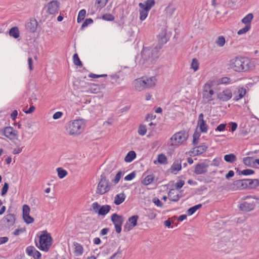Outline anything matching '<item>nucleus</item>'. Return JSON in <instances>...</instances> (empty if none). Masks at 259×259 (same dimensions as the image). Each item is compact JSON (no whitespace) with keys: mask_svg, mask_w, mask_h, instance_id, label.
I'll return each mask as SVG.
<instances>
[{"mask_svg":"<svg viewBox=\"0 0 259 259\" xmlns=\"http://www.w3.org/2000/svg\"><path fill=\"white\" fill-rule=\"evenodd\" d=\"M230 67L235 71L246 72L253 68L252 64L246 58L236 57L230 61Z\"/></svg>","mask_w":259,"mask_h":259,"instance_id":"1","label":"nucleus"},{"mask_svg":"<svg viewBox=\"0 0 259 259\" xmlns=\"http://www.w3.org/2000/svg\"><path fill=\"white\" fill-rule=\"evenodd\" d=\"M160 50L158 46L153 48H144L141 52L142 58L144 60L143 63L146 61L149 64L153 63L159 57Z\"/></svg>","mask_w":259,"mask_h":259,"instance_id":"2","label":"nucleus"},{"mask_svg":"<svg viewBox=\"0 0 259 259\" xmlns=\"http://www.w3.org/2000/svg\"><path fill=\"white\" fill-rule=\"evenodd\" d=\"M53 243V238L47 231L41 232L39 237V245L36 243V246L41 250L47 252L49 250Z\"/></svg>","mask_w":259,"mask_h":259,"instance_id":"3","label":"nucleus"},{"mask_svg":"<svg viewBox=\"0 0 259 259\" xmlns=\"http://www.w3.org/2000/svg\"><path fill=\"white\" fill-rule=\"evenodd\" d=\"M66 131L70 135L80 134L83 131V125L81 120H75L69 122L66 126Z\"/></svg>","mask_w":259,"mask_h":259,"instance_id":"4","label":"nucleus"},{"mask_svg":"<svg viewBox=\"0 0 259 259\" xmlns=\"http://www.w3.org/2000/svg\"><path fill=\"white\" fill-rule=\"evenodd\" d=\"M101 178L98 183L96 193L103 195L110 191L111 184L109 180L107 179L105 173L101 175Z\"/></svg>","mask_w":259,"mask_h":259,"instance_id":"5","label":"nucleus"},{"mask_svg":"<svg viewBox=\"0 0 259 259\" xmlns=\"http://www.w3.org/2000/svg\"><path fill=\"white\" fill-rule=\"evenodd\" d=\"M188 137V133L185 131H182L174 134L170 139L172 142V146H177L181 144L186 141Z\"/></svg>","mask_w":259,"mask_h":259,"instance_id":"6","label":"nucleus"},{"mask_svg":"<svg viewBox=\"0 0 259 259\" xmlns=\"http://www.w3.org/2000/svg\"><path fill=\"white\" fill-rule=\"evenodd\" d=\"M16 216L14 213L7 214L1 220L2 225L6 229L10 230L15 223Z\"/></svg>","mask_w":259,"mask_h":259,"instance_id":"7","label":"nucleus"},{"mask_svg":"<svg viewBox=\"0 0 259 259\" xmlns=\"http://www.w3.org/2000/svg\"><path fill=\"white\" fill-rule=\"evenodd\" d=\"M92 208L96 213L100 215H105L107 214L111 209V206L109 205H100L97 202L92 204Z\"/></svg>","mask_w":259,"mask_h":259,"instance_id":"8","label":"nucleus"},{"mask_svg":"<svg viewBox=\"0 0 259 259\" xmlns=\"http://www.w3.org/2000/svg\"><path fill=\"white\" fill-rule=\"evenodd\" d=\"M111 220L114 225L116 233H120L121 231V226L124 221L123 217L117 213H114L111 215Z\"/></svg>","mask_w":259,"mask_h":259,"instance_id":"9","label":"nucleus"},{"mask_svg":"<svg viewBox=\"0 0 259 259\" xmlns=\"http://www.w3.org/2000/svg\"><path fill=\"white\" fill-rule=\"evenodd\" d=\"M229 188L232 190H243L247 189L246 179L234 181L233 182L229 185Z\"/></svg>","mask_w":259,"mask_h":259,"instance_id":"10","label":"nucleus"},{"mask_svg":"<svg viewBox=\"0 0 259 259\" xmlns=\"http://www.w3.org/2000/svg\"><path fill=\"white\" fill-rule=\"evenodd\" d=\"M139 219L138 215H134L128 218V221L123 227V231L128 232L137 225V221Z\"/></svg>","mask_w":259,"mask_h":259,"instance_id":"11","label":"nucleus"},{"mask_svg":"<svg viewBox=\"0 0 259 259\" xmlns=\"http://www.w3.org/2000/svg\"><path fill=\"white\" fill-rule=\"evenodd\" d=\"M170 36L166 32L165 29H162L160 33L158 35V45L157 46L159 47V49H161L162 46L166 44Z\"/></svg>","mask_w":259,"mask_h":259,"instance_id":"12","label":"nucleus"},{"mask_svg":"<svg viewBox=\"0 0 259 259\" xmlns=\"http://www.w3.org/2000/svg\"><path fill=\"white\" fill-rule=\"evenodd\" d=\"M60 3L55 0L52 1L47 5V12L50 15H54L58 13L60 7Z\"/></svg>","mask_w":259,"mask_h":259,"instance_id":"13","label":"nucleus"},{"mask_svg":"<svg viewBox=\"0 0 259 259\" xmlns=\"http://www.w3.org/2000/svg\"><path fill=\"white\" fill-rule=\"evenodd\" d=\"M3 135L9 138L10 140H12L16 138L17 136L18 132L14 130L13 127L11 126H7L4 128L2 131Z\"/></svg>","mask_w":259,"mask_h":259,"instance_id":"14","label":"nucleus"},{"mask_svg":"<svg viewBox=\"0 0 259 259\" xmlns=\"http://www.w3.org/2000/svg\"><path fill=\"white\" fill-rule=\"evenodd\" d=\"M209 84H205L203 92V99L206 100L207 102L212 101L214 99L212 96L214 94L213 90L211 89Z\"/></svg>","mask_w":259,"mask_h":259,"instance_id":"15","label":"nucleus"},{"mask_svg":"<svg viewBox=\"0 0 259 259\" xmlns=\"http://www.w3.org/2000/svg\"><path fill=\"white\" fill-rule=\"evenodd\" d=\"M232 97V91L227 89L217 94V98L222 101H227Z\"/></svg>","mask_w":259,"mask_h":259,"instance_id":"16","label":"nucleus"},{"mask_svg":"<svg viewBox=\"0 0 259 259\" xmlns=\"http://www.w3.org/2000/svg\"><path fill=\"white\" fill-rule=\"evenodd\" d=\"M26 253L34 259H41V254L33 246H29L26 249Z\"/></svg>","mask_w":259,"mask_h":259,"instance_id":"17","label":"nucleus"},{"mask_svg":"<svg viewBox=\"0 0 259 259\" xmlns=\"http://www.w3.org/2000/svg\"><path fill=\"white\" fill-rule=\"evenodd\" d=\"M255 205L254 201H245L239 205V209L242 211L248 212L252 210L255 207Z\"/></svg>","mask_w":259,"mask_h":259,"instance_id":"18","label":"nucleus"},{"mask_svg":"<svg viewBox=\"0 0 259 259\" xmlns=\"http://www.w3.org/2000/svg\"><path fill=\"white\" fill-rule=\"evenodd\" d=\"M208 166V164L202 162L197 163L194 169V173L196 175L204 174L207 172V167Z\"/></svg>","mask_w":259,"mask_h":259,"instance_id":"19","label":"nucleus"},{"mask_svg":"<svg viewBox=\"0 0 259 259\" xmlns=\"http://www.w3.org/2000/svg\"><path fill=\"white\" fill-rule=\"evenodd\" d=\"M38 26V22L35 19L31 18L25 24L26 30L29 32L33 33L35 31Z\"/></svg>","mask_w":259,"mask_h":259,"instance_id":"20","label":"nucleus"},{"mask_svg":"<svg viewBox=\"0 0 259 259\" xmlns=\"http://www.w3.org/2000/svg\"><path fill=\"white\" fill-rule=\"evenodd\" d=\"M203 118V114L200 113L198 116L197 125L199 126V129L201 133H206L207 131L208 126L206 121L204 120Z\"/></svg>","mask_w":259,"mask_h":259,"instance_id":"21","label":"nucleus"},{"mask_svg":"<svg viewBox=\"0 0 259 259\" xmlns=\"http://www.w3.org/2000/svg\"><path fill=\"white\" fill-rule=\"evenodd\" d=\"M182 169V160L181 159H176L172 165L171 166L169 170L171 173L177 174V172Z\"/></svg>","mask_w":259,"mask_h":259,"instance_id":"22","label":"nucleus"},{"mask_svg":"<svg viewBox=\"0 0 259 259\" xmlns=\"http://www.w3.org/2000/svg\"><path fill=\"white\" fill-rule=\"evenodd\" d=\"M155 4L154 0H147L144 3H140L139 6L141 9L149 11Z\"/></svg>","mask_w":259,"mask_h":259,"instance_id":"23","label":"nucleus"},{"mask_svg":"<svg viewBox=\"0 0 259 259\" xmlns=\"http://www.w3.org/2000/svg\"><path fill=\"white\" fill-rule=\"evenodd\" d=\"M208 148V147L205 145H202L198 146H196L193 149V151L190 152L194 153V156L199 155L205 152Z\"/></svg>","mask_w":259,"mask_h":259,"instance_id":"24","label":"nucleus"},{"mask_svg":"<svg viewBox=\"0 0 259 259\" xmlns=\"http://www.w3.org/2000/svg\"><path fill=\"white\" fill-rule=\"evenodd\" d=\"M247 183V189H253L259 186V179H246Z\"/></svg>","mask_w":259,"mask_h":259,"instance_id":"25","label":"nucleus"},{"mask_svg":"<svg viewBox=\"0 0 259 259\" xmlns=\"http://www.w3.org/2000/svg\"><path fill=\"white\" fill-rule=\"evenodd\" d=\"M135 87L136 90L139 91L147 88L146 83L144 80V77L136 80L135 82Z\"/></svg>","mask_w":259,"mask_h":259,"instance_id":"26","label":"nucleus"},{"mask_svg":"<svg viewBox=\"0 0 259 259\" xmlns=\"http://www.w3.org/2000/svg\"><path fill=\"white\" fill-rule=\"evenodd\" d=\"M255 159L253 157H246L243 159V163L248 167H255L256 162Z\"/></svg>","mask_w":259,"mask_h":259,"instance_id":"27","label":"nucleus"},{"mask_svg":"<svg viewBox=\"0 0 259 259\" xmlns=\"http://www.w3.org/2000/svg\"><path fill=\"white\" fill-rule=\"evenodd\" d=\"M125 195L124 193H121L115 195L114 197V203L116 205H119L121 204L125 199Z\"/></svg>","mask_w":259,"mask_h":259,"instance_id":"28","label":"nucleus"},{"mask_svg":"<svg viewBox=\"0 0 259 259\" xmlns=\"http://www.w3.org/2000/svg\"><path fill=\"white\" fill-rule=\"evenodd\" d=\"M168 197L172 201L177 202L179 200L181 196L179 194H175V190L171 189L168 193Z\"/></svg>","mask_w":259,"mask_h":259,"instance_id":"29","label":"nucleus"},{"mask_svg":"<svg viewBox=\"0 0 259 259\" xmlns=\"http://www.w3.org/2000/svg\"><path fill=\"white\" fill-rule=\"evenodd\" d=\"M136 157V153L134 151H131L127 153L124 158V161L126 162H131Z\"/></svg>","mask_w":259,"mask_h":259,"instance_id":"30","label":"nucleus"},{"mask_svg":"<svg viewBox=\"0 0 259 259\" xmlns=\"http://www.w3.org/2000/svg\"><path fill=\"white\" fill-rule=\"evenodd\" d=\"M237 159L236 156L234 154L231 153L229 154H226L224 156V160L225 161L229 163H233L235 162Z\"/></svg>","mask_w":259,"mask_h":259,"instance_id":"31","label":"nucleus"},{"mask_svg":"<svg viewBox=\"0 0 259 259\" xmlns=\"http://www.w3.org/2000/svg\"><path fill=\"white\" fill-rule=\"evenodd\" d=\"M9 34L15 38L19 37V31L17 27H13L11 28L9 31Z\"/></svg>","mask_w":259,"mask_h":259,"instance_id":"32","label":"nucleus"},{"mask_svg":"<svg viewBox=\"0 0 259 259\" xmlns=\"http://www.w3.org/2000/svg\"><path fill=\"white\" fill-rule=\"evenodd\" d=\"M144 80L146 83L147 88L154 86L155 84L156 79L155 77L150 78H144Z\"/></svg>","mask_w":259,"mask_h":259,"instance_id":"33","label":"nucleus"},{"mask_svg":"<svg viewBox=\"0 0 259 259\" xmlns=\"http://www.w3.org/2000/svg\"><path fill=\"white\" fill-rule=\"evenodd\" d=\"M238 94L237 95L234 97L233 100L234 101H237L243 98L246 94V90L243 88H240L238 90Z\"/></svg>","mask_w":259,"mask_h":259,"instance_id":"34","label":"nucleus"},{"mask_svg":"<svg viewBox=\"0 0 259 259\" xmlns=\"http://www.w3.org/2000/svg\"><path fill=\"white\" fill-rule=\"evenodd\" d=\"M202 207L201 204H198L197 205H194L190 208H189L187 211V213L188 215H191L193 213H194L197 210L200 208Z\"/></svg>","mask_w":259,"mask_h":259,"instance_id":"35","label":"nucleus"},{"mask_svg":"<svg viewBox=\"0 0 259 259\" xmlns=\"http://www.w3.org/2000/svg\"><path fill=\"white\" fill-rule=\"evenodd\" d=\"M154 179V177L153 175H148L142 181V183L144 185H148L153 182Z\"/></svg>","mask_w":259,"mask_h":259,"instance_id":"36","label":"nucleus"},{"mask_svg":"<svg viewBox=\"0 0 259 259\" xmlns=\"http://www.w3.org/2000/svg\"><path fill=\"white\" fill-rule=\"evenodd\" d=\"M86 10L85 9H82L79 12L77 19V23H80L84 20L86 15Z\"/></svg>","mask_w":259,"mask_h":259,"instance_id":"37","label":"nucleus"},{"mask_svg":"<svg viewBox=\"0 0 259 259\" xmlns=\"http://www.w3.org/2000/svg\"><path fill=\"white\" fill-rule=\"evenodd\" d=\"M253 18V14L252 13H249L245 17H244L241 20L242 22L245 24H250L251 20Z\"/></svg>","mask_w":259,"mask_h":259,"instance_id":"38","label":"nucleus"},{"mask_svg":"<svg viewBox=\"0 0 259 259\" xmlns=\"http://www.w3.org/2000/svg\"><path fill=\"white\" fill-rule=\"evenodd\" d=\"M74 245L75 246V252L77 255H81L83 253V247L78 243H74Z\"/></svg>","mask_w":259,"mask_h":259,"instance_id":"39","label":"nucleus"},{"mask_svg":"<svg viewBox=\"0 0 259 259\" xmlns=\"http://www.w3.org/2000/svg\"><path fill=\"white\" fill-rule=\"evenodd\" d=\"M58 177L60 179H63L67 175V171L62 168V167H58L57 168Z\"/></svg>","mask_w":259,"mask_h":259,"instance_id":"40","label":"nucleus"},{"mask_svg":"<svg viewBox=\"0 0 259 259\" xmlns=\"http://www.w3.org/2000/svg\"><path fill=\"white\" fill-rule=\"evenodd\" d=\"M158 162L160 164H166L167 162V157L164 154H160L158 155L157 158Z\"/></svg>","mask_w":259,"mask_h":259,"instance_id":"41","label":"nucleus"},{"mask_svg":"<svg viewBox=\"0 0 259 259\" xmlns=\"http://www.w3.org/2000/svg\"><path fill=\"white\" fill-rule=\"evenodd\" d=\"M73 61L74 64L78 66L79 67H82V63L81 61L80 60V59L79 58V57L77 55V54L75 53L73 56Z\"/></svg>","mask_w":259,"mask_h":259,"instance_id":"42","label":"nucleus"},{"mask_svg":"<svg viewBox=\"0 0 259 259\" xmlns=\"http://www.w3.org/2000/svg\"><path fill=\"white\" fill-rule=\"evenodd\" d=\"M251 28V24H247L242 29L239 30L237 32L238 35H241L246 33Z\"/></svg>","mask_w":259,"mask_h":259,"instance_id":"43","label":"nucleus"},{"mask_svg":"<svg viewBox=\"0 0 259 259\" xmlns=\"http://www.w3.org/2000/svg\"><path fill=\"white\" fill-rule=\"evenodd\" d=\"M23 219L27 224H31L34 222V219L29 215V213L23 215Z\"/></svg>","mask_w":259,"mask_h":259,"instance_id":"44","label":"nucleus"},{"mask_svg":"<svg viewBox=\"0 0 259 259\" xmlns=\"http://www.w3.org/2000/svg\"><path fill=\"white\" fill-rule=\"evenodd\" d=\"M225 38L223 36H219L216 40V44L219 47H223L225 44Z\"/></svg>","mask_w":259,"mask_h":259,"instance_id":"45","label":"nucleus"},{"mask_svg":"<svg viewBox=\"0 0 259 259\" xmlns=\"http://www.w3.org/2000/svg\"><path fill=\"white\" fill-rule=\"evenodd\" d=\"M102 19L108 21H112L114 20V16L111 14H105L102 15Z\"/></svg>","mask_w":259,"mask_h":259,"instance_id":"46","label":"nucleus"},{"mask_svg":"<svg viewBox=\"0 0 259 259\" xmlns=\"http://www.w3.org/2000/svg\"><path fill=\"white\" fill-rule=\"evenodd\" d=\"M191 67L195 71L198 70L199 67V63L197 59L194 58L192 59Z\"/></svg>","mask_w":259,"mask_h":259,"instance_id":"47","label":"nucleus"},{"mask_svg":"<svg viewBox=\"0 0 259 259\" xmlns=\"http://www.w3.org/2000/svg\"><path fill=\"white\" fill-rule=\"evenodd\" d=\"M147 132L146 126L145 125H140L138 129V134L141 136H144Z\"/></svg>","mask_w":259,"mask_h":259,"instance_id":"48","label":"nucleus"},{"mask_svg":"<svg viewBox=\"0 0 259 259\" xmlns=\"http://www.w3.org/2000/svg\"><path fill=\"white\" fill-rule=\"evenodd\" d=\"M93 20L92 18H87L83 22L81 29H83L85 27H87L89 24H91L93 23Z\"/></svg>","mask_w":259,"mask_h":259,"instance_id":"49","label":"nucleus"},{"mask_svg":"<svg viewBox=\"0 0 259 259\" xmlns=\"http://www.w3.org/2000/svg\"><path fill=\"white\" fill-rule=\"evenodd\" d=\"M148 11L142 9L140 10V19L141 21L144 20L148 16Z\"/></svg>","mask_w":259,"mask_h":259,"instance_id":"50","label":"nucleus"},{"mask_svg":"<svg viewBox=\"0 0 259 259\" xmlns=\"http://www.w3.org/2000/svg\"><path fill=\"white\" fill-rule=\"evenodd\" d=\"M108 0H96V4L98 5V8H102L104 7L107 4Z\"/></svg>","mask_w":259,"mask_h":259,"instance_id":"51","label":"nucleus"},{"mask_svg":"<svg viewBox=\"0 0 259 259\" xmlns=\"http://www.w3.org/2000/svg\"><path fill=\"white\" fill-rule=\"evenodd\" d=\"M9 189V184L8 183H5L2 190L1 195L2 196H5L8 192Z\"/></svg>","mask_w":259,"mask_h":259,"instance_id":"52","label":"nucleus"},{"mask_svg":"<svg viewBox=\"0 0 259 259\" xmlns=\"http://www.w3.org/2000/svg\"><path fill=\"white\" fill-rule=\"evenodd\" d=\"M122 172L121 171H118V172L117 173L114 179L112 180V182H114L115 184H117L119 182L121 177H122Z\"/></svg>","mask_w":259,"mask_h":259,"instance_id":"53","label":"nucleus"},{"mask_svg":"<svg viewBox=\"0 0 259 259\" xmlns=\"http://www.w3.org/2000/svg\"><path fill=\"white\" fill-rule=\"evenodd\" d=\"M222 160L221 157H217L212 160V162L210 164V165L218 166Z\"/></svg>","mask_w":259,"mask_h":259,"instance_id":"54","label":"nucleus"},{"mask_svg":"<svg viewBox=\"0 0 259 259\" xmlns=\"http://www.w3.org/2000/svg\"><path fill=\"white\" fill-rule=\"evenodd\" d=\"M26 231V228L25 227L21 228L20 229H16L13 233L14 235L15 236H18L20 235V234Z\"/></svg>","mask_w":259,"mask_h":259,"instance_id":"55","label":"nucleus"},{"mask_svg":"<svg viewBox=\"0 0 259 259\" xmlns=\"http://www.w3.org/2000/svg\"><path fill=\"white\" fill-rule=\"evenodd\" d=\"M136 177V172L135 171H133L131 172L130 174L127 175L124 178L125 181H131L133 180Z\"/></svg>","mask_w":259,"mask_h":259,"instance_id":"56","label":"nucleus"},{"mask_svg":"<svg viewBox=\"0 0 259 259\" xmlns=\"http://www.w3.org/2000/svg\"><path fill=\"white\" fill-rule=\"evenodd\" d=\"M255 171L251 169H245L243 170H242L241 173L242 174V175L244 176H248L254 174Z\"/></svg>","mask_w":259,"mask_h":259,"instance_id":"57","label":"nucleus"},{"mask_svg":"<svg viewBox=\"0 0 259 259\" xmlns=\"http://www.w3.org/2000/svg\"><path fill=\"white\" fill-rule=\"evenodd\" d=\"M152 201L157 206L162 207L163 205L162 202L157 197H154Z\"/></svg>","mask_w":259,"mask_h":259,"instance_id":"58","label":"nucleus"},{"mask_svg":"<svg viewBox=\"0 0 259 259\" xmlns=\"http://www.w3.org/2000/svg\"><path fill=\"white\" fill-rule=\"evenodd\" d=\"M184 184L185 181L184 180H179L176 184V189L177 190L181 189L184 185Z\"/></svg>","mask_w":259,"mask_h":259,"instance_id":"59","label":"nucleus"},{"mask_svg":"<svg viewBox=\"0 0 259 259\" xmlns=\"http://www.w3.org/2000/svg\"><path fill=\"white\" fill-rule=\"evenodd\" d=\"M22 211L23 215L29 213L30 208L29 206L26 204L23 205L22 208Z\"/></svg>","mask_w":259,"mask_h":259,"instance_id":"60","label":"nucleus"},{"mask_svg":"<svg viewBox=\"0 0 259 259\" xmlns=\"http://www.w3.org/2000/svg\"><path fill=\"white\" fill-rule=\"evenodd\" d=\"M107 76V75L105 74H101V75H98V74H94L93 73H91L90 74H89V77L94 78L106 77Z\"/></svg>","mask_w":259,"mask_h":259,"instance_id":"61","label":"nucleus"},{"mask_svg":"<svg viewBox=\"0 0 259 259\" xmlns=\"http://www.w3.org/2000/svg\"><path fill=\"white\" fill-rule=\"evenodd\" d=\"M226 124L222 123L219 125L215 128L216 131L222 132L225 129Z\"/></svg>","mask_w":259,"mask_h":259,"instance_id":"62","label":"nucleus"},{"mask_svg":"<svg viewBox=\"0 0 259 259\" xmlns=\"http://www.w3.org/2000/svg\"><path fill=\"white\" fill-rule=\"evenodd\" d=\"M63 115V113L60 111H58L55 113L53 116V118L54 119H58L61 117V116Z\"/></svg>","mask_w":259,"mask_h":259,"instance_id":"63","label":"nucleus"},{"mask_svg":"<svg viewBox=\"0 0 259 259\" xmlns=\"http://www.w3.org/2000/svg\"><path fill=\"white\" fill-rule=\"evenodd\" d=\"M18 112L16 110H14L11 114V117L12 120L15 121L17 118Z\"/></svg>","mask_w":259,"mask_h":259,"instance_id":"64","label":"nucleus"}]
</instances>
